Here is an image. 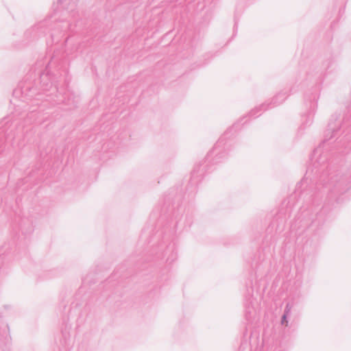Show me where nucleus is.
<instances>
[{"mask_svg":"<svg viewBox=\"0 0 351 351\" xmlns=\"http://www.w3.org/2000/svg\"><path fill=\"white\" fill-rule=\"evenodd\" d=\"M238 127L239 123H235L231 128H230L225 132L223 135L218 140L217 143L215 145L213 149L210 150L209 153L207 154L206 160H208L210 158H211L213 156H215V157L213 159V162L215 164L221 162V159L226 156V152L224 150L226 145V137L233 129H235V130H237L238 129Z\"/></svg>","mask_w":351,"mask_h":351,"instance_id":"obj_1","label":"nucleus"},{"mask_svg":"<svg viewBox=\"0 0 351 351\" xmlns=\"http://www.w3.org/2000/svg\"><path fill=\"white\" fill-rule=\"evenodd\" d=\"M9 128L10 126L7 125L0 126V152L4 151L5 144L9 141L11 142V145L14 147L15 136L12 134V129L9 130Z\"/></svg>","mask_w":351,"mask_h":351,"instance_id":"obj_2","label":"nucleus"},{"mask_svg":"<svg viewBox=\"0 0 351 351\" xmlns=\"http://www.w3.org/2000/svg\"><path fill=\"white\" fill-rule=\"evenodd\" d=\"M319 98V93L317 89H306L304 93V101L307 104L309 103L311 112H313L317 108V101Z\"/></svg>","mask_w":351,"mask_h":351,"instance_id":"obj_3","label":"nucleus"},{"mask_svg":"<svg viewBox=\"0 0 351 351\" xmlns=\"http://www.w3.org/2000/svg\"><path fill=\"white\" fill-rule=\"evenodd\" d=\"M289 96V89H282L272 99L274 106L281 104Z\"/></svg>","mask_w":351,"mask_h":351,"instance_id":"obj_4","label":"nucleus"},{"mask_svg":"<svg viewBox=\"0 0 351 351\" xmlns=\"http://www.w3.org/2000/svg\"><path fill=\"white\" fill-rule=\"evenodd\" d=\"M269 106H270V108H272V107L274 106L272 104V101L269 104L266 105L265 104H263L261 106L256 107L255 108H254L249 112L248 116L250 117H254V118L258 117L261 114H257V112H263V111L267 110L269 108Z\"/></svg>","mask_w":351,"mask_h":351,"instance_id":"obj_5","label":"nucleus"},{"mask_svg":"<svg viewBox=\"0 0 351 351\" xmlns=\"http://www.w3.org/2000/svg\"><path fill=\"white\" fill-rule=\"evenodd\" d=\"M8 338L5 328L1 330L0 328V351H8Z\"/></svg>","mask_w":351,"mask_h":351,"instance_id":"obj_6","label":"nucleus"},{"mask_svg":"<svg viewBox=\"0 0 351 351\" xmlns=\"http://www.w3.org/2000/svg\"><path fill=\"white\" fill-rule=\"evenodd\" d=\"M328 131H330L332 132V135L329 138H325L324 141V143H325V141H328L329 139H330L331 138H333V137H335L339 130V128H336L332 123H328Z\"/></svg>","mask_w":351,"mask_h":351,"instance_id":"obj_7","label":"nucleus"},{"mask_svg":"<svg viewBox=\"0 0 351 351\" xmlns=\"http://www.w3.org/2000/svg\"><path fill=\"white\" fill-rule=\"evenodd\" d=\"M62 339L60 341L61 344L64 346H66L70 338L69 333L66 330H62Z\"/></svg>","mask_w":351,"mask_h":351,"instance_id":"obj_8","label":"nucleus"},{"mask_svg":"<svg viewBox=\"0 0 351 351\" xmlns=\"http://www.w3.org/2000/svg\"><path fill=\"white\" fill-rule=\"evenodd\" d=\"M291 308H292V304H291L289 302H288L286 304V306H285L283 315H286L287 316H289L290 314H291Z\"/></svg>","mask_w":351,"mask_h":351,"instance_id":"obj_9","label":"nucleus"},{"mask_svg":"<svg viewBox=\"0 0 351 351\" xmlns=\"http://www.w3.org/2000/svg\"><path fill=\"white\" fill-rule=\"evenodd\" d=\"M23 89H20V88H18V89H14V90H13V93H12V94H13V95H19V94H21H21H23V93H24V91H23ZM24 90H25V92H27L28 90H31V89H24Z\"/></svg>","mask_w":351,"mask_h":351,"instance_id":"obj_10","label":"nucleus"},{"mask_svg":"<svg viewBox=\"0 0 351 351\" xmlns=\"http://www.w3.org/2000/svg\"><path fill=\"white\" fill-rule=\"evenodd\" d=\"M288 317L289 316H287L286 315H282V317H281V324L282 325H285V326L288 325Z\"/></svg>","mask_w":351,"mask_h":351,"instance_id":"obj_11","label":"nucleus"},{"mask_svg":"<svg viewBox=\"0 0 351 351\" xmlns=\"http://www.w3.org/2000/svg\"><path fill=\"white\" fill-rule=\"evenodd\" d=\"M200 171H201V172L202 171V170H201V169H200V167H199V166H198V167H195L194 168V169L193 170V171H192V177H195V174H197V173H199Z\"/></svg>","mask_w":351,"mask_h":351,"instance_id":"obj_12","label":"nucleus"},{"mask_svg":"<svg viewBox=\"0 0 351 351\" xmlns=\"http://www.w3.org/2000/svg\"><path fill=\"white\" fill-rule=\"evenodd\" d=\"M319 161H316L314 162L313 164V166L315 169L318 168V165H319Z\"/></svg>","mask_w":351,"mask_h":351,"instance_id":"obj_13","label":"nucleus"},{"mask_svg":"<svg viewBox=\"0 0 351 351\" xmlns=\"http://www.w3.org/2000/svg\"><path fill=\"white\" fill-rule=\"evenodd\" d=\"M250 314V311H247V313H246V315H245V317L246 318L248 319V315Z\"/></svg>","mask_w":351,"mask_h":351,"instance_id":"obj_14","label":"nucleus"},{"mask_svg":"<svg viewBox=\"0 0 351 351\" xmlns=\"http://www.w3.org/2000/svg\"><path fill=\"white\" fill-rule=\"evenodd\" d=\"M346 119H348L347 115L344 117V122L343 123V126L342 127H344V125L346 124Z\"/></svg>","mask_w":351,"mask_h":351,"instance_id":"obj_15","label":"nucleus"},{"mask_svg":"<svg viewBox=\"0 0 351 351\" xmlns=\"http://www.w3.org/2000/svg\"><path fill=\"white\" fill-rule=\"evenodd\" d=\"M348 110V112L351 111V107L350 108L349 107Z\"/></svg>","mask_w":351,"mask_h":351,"instance_id":"obj_16","label":"nucleus"},{"mask_svg":"<svg viewBox=\"0 0 351 351\" xmlns=\"http://www.w3.org/2000/svg\"><path fill=\"white\" fill-rule=\"evenodd\" d=\"M4 307H5V308H8V307H9V306H6V305H5V306H4Z\"/></svg>","mask_w":351,"mask_h":351,"instance_id":"obj_17","label":"nucleus"},{"mask_svg":"<svg viewBox=\"0 0 351 351\" xmlns=\"http://www.w3.org/2000/svg\"><path fill=\"white\" fill-rule=\"evenodd\" d=\"M1 261V258H0V262Z\"/></svg>","mask_w":351,"mask_h":351,"instance_id":"obj_18","label":"nucleus"}]
</instances>
